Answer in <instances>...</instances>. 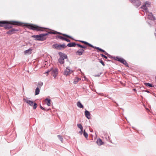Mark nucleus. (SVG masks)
<instances>
[{"mask_svg": "<svg viewBox=\"0 0 156 156\" xmlns=\"http://www.w3.org/2000/svg\"><path fill=\"white\" fill-rule=\"evenodd\" d=\"M49 34H61L64 37H66L68 38H69L71 39H72V37L71 36L68 35L66 34H62V33H61L60 32H58L57 31H49L47 32V33L45 34H41V35L42 37V38L44 39V41L46 40L47 37H46L45 36L48 35Z\"/></svg>", "mask_w": 156, "mask_h": 156, "instance_id": "nucleus-1", "label": "nucleus"}, {"mask_svg": "<svg viewBox=\"0 0 156 156\" xmlns=\"http://www.w3.org/2000/svg\"><path fill=\"white\" fill-rule=\"evenodd\" d=\"M24 26L28 27L31 30L37 31H44L46 29V28L44 27H42L28 23H26Z\"/></svg>", "mask_w": 156, "mask_h": 156, "instance_id": "nucleus-2", "label": "nucleus"}, {"mask_svg": "<svg viewBox=\"0 0 156 156\" xmlns=\"http://www.w3.org/2000/svg\"><path fill=\"white\" fill-rule=\"evenodd\" d=\"M23 23L21 22L15 21H8V23L5 24L4 26L5 29H9L12 28V26L11 25H17L18 26H21L22 25Z\"/></svg>", "mask_w": 156, "mask_h": 156, "instance_id": "nucleus-3", "label": "nucleus"}, {"mask_svg": "<svg viewBox=\"0 0 156 156\" xmlns=\"http://www.w3.org/2000/svg\"><path fill=\"white\" fill-rule=\"evenodd\" d=\"M58 54L59 55L60 57L58 59V61L60 64H63L65 62L64 59L67 58V56L65 54L61 52H59Z\"/></svg>", "mask_w": 156, "mask_h": 156, "instance_id": "nucleus-4", "label": "nucleus"}, {"mask_svg": "<svg viewBox=\"0 0 156 156\" xmlns=\"http://www.w3.org/2000/svg\"><path fill=\"white\" fill-rule=\"evenodd\" d=\"M52 47L57 50H63L66 47L65 44H55L52 45Z\"/></svg>", "mask_w": 156, "mask_h": 156, "instance_id": "nucleus-5", "label": "nucleus"}, {"mask_svg": "<svg viewBox=\"0 0 156 156\" xmlns=\"http://www.w3.org/2000/svg\"><path fill=\"white\" fill-rule=\"evenodd\" d=\"M24 101L31 106L33 105V108L34 109H36L37 108V104L36 103H34L33 101H32L29 100L27 98H24Z\"/></svg>", "mask_w": 156, "mask_h": 156, "instance_id": "nucleus-6", "label": "nucleus"}, {"mask_svg": "<svg viewBox=\"0 0 156 156\" xmlns=\"http://www.w3.org/2000/svg\"><path fill=\"white\" fill-rule=\"evenodd\" d=\"M114 59L121 63H122L123 64L125 65L126 66L128 67V65L126 61L123 58H119L118 56L116 57H114Z\"/></svg>", "mask_w": 156, "mask_h": 156, "instance_id": "nucleus-7", "label": "nucleus"}, {"mask_svg": "<svg viewBox=\"0 0 156 156\" xmlns=\"http://www.w3.org/2000/svg\"><path fill=\"white\" fill-rule=\"evenodd\" d=\"M129 1L136 8H138L141 5V2L139 0H129Z\"/></svg>", "mask_w": 156, "mask_h": 156, "instance_id": "nucleus-8", "label": "nucleus"}, {"mask_svg": "<svg viewBox=\"0 0 156 156\" xmlns=\"http://www.w3.org/2000/svg\"><path fill=\"white\" fill-rule=\"evenodd\" d=\"M50 70H51V73L52 75H53V76L54 78H55L57 76L58 74V69L57 68H55L54 69H53L51 68L50 69Z\"/></svg>", "mask_w": 156, "mask_h": 156, "instance_id": "nucleus-9", "label": "nucleus"}, {"mask_svg": "<svg viewBox=\"0 0 156 156\" xmlns=\"http://www.w3.org/2000/svg\"><path fill=\"white\" fill-rule=\"evenodd\" d=\"M31 37L35 38V41H44V39L42 37L41 34L39 35H32Z\"/></svg>", "mask_w": 156, "mask_h": 156, "instance_id": "nucleus-10", "label": "nucleus"}, {"mask_svg": "<svg viewBox=\"0 0 156 156\" xmlns=\"http://www.w3.org/2000/svg\"><path fill=\"white\" fill-rule=\"evenodd\" d=\"M150 5V3L148 2H145L144 4L141 7V8L145 11H147V7H148Z\"/></svg>", "mask_w": 156, "mask_h": 156, "instance_id": "nucleus-11", "label": "nucleus"}, {"mask_svg": "<svg viewBox=\"0 0 156 156\" xmlns=\"http://www.w3.org/2000/svg\"><path fill=\"white\" fill-rule=\"evenodd\" d=\"M19 30V29H16L14 28H12L7 32H6V34H8L11 35L15 33L16 32L18 31Z\"/></svg>", "mask_w": 156, "mask_h": 156, "instance_id": "nucleus-12", "label": "nucleus"}, {"mask_svg": "<svg viewBox=\"0 0 156 156\" xmlns=\"http://www.w3.org/2000/svg\"><path fill=\"white\" fill-rule=\"evenodd\" d=\"M92 48H94V49H97L98 50H99V51H101V52H103L104 53V54L105 55H106L108 56L109 57L110 55H109V54H108L104 50L102 49L101 48H100L99 47H95V46H93V47H92Z\"/></svg>", "mask_w": 156, "mask_h": 156, "instance_id": "nucleus-13", "label": "nucleus"}, {"mask_svg": "<svg viewBox=\"0 0 156 156\" xmlns=\"http://www.w3.org/2000/svg\"><path fill=\"white\" fill-rule=\"evenodd\" d=\"M71 71L69 67H67L65 70L63 74L67 76L71 73Z\"/></svg>", "mask_w": 156, "mask_h": 156, "instance_id": "nucleus-14", "label": "nucleus"}, {"mask_svg": "<svg viewBox=\"0 0 156 156\" xmlns=\"http://www.w3.org/2000/svg\"><path fill=\"white\" fill-rule=\"evenodd\" d=\"M84 52V49L82 48H80L76 52V55H78L79 56H80L82 55L83 53Z\"/></svg>", "mask_w": 156, "mask_h": 156, "instance_id": "nucleus-15", "label": "nucleus"}, {"mask_svg": "<svg viewBox=\"0 0 156 156\" xmlns=\"http://www.w3.org/2000/svg\"><path fill=\"white\" fill-rule=\"evenodd\" d=\"M148 16L149 19L151 20L154 21L156 20L155 18L153 16L152 12L149 13Z\"/></svg>", "mask_w": 156, "mask_h": 156, "instance_id": "nucleus-16", "label": "nucleus"}, {"mask_svg": "<svg viewBox=\"0 0 156 156\" xmlns=\"http://www.w3.org/2000/svg\"><path fill=\"white\" fill-rule=\"evenodd\" d=\"M8 23V21L6 20L0 21V27H4L5 24Z\"/></svg>", "mask_w": 156, "mask_h": 156, "instance_id": "nucleus-17", "label": "nucleus"}, {"mask_svg": "<svg viewBox=\"0 0 156 156\" xmlns=\"http://www.w3.org/2000/svg\"><path fill=\"white\" fill-rule=\"evenodd\" d=\"M79 41L83 43V44H85L86 45H88V46H89L90 47H91L92 48L93 47V45H92L91 44L89 43L88 42H87L86 41H80V40Z\"/></svg>", "mask_w": 156, "mask_h": 156, "instance_id": "nucleus-18", "label": "nucleus"}, {"mask_svg": "<svg viewBox=\"0 0 156 156\" xmlns=\"http://www.w3.org/2000/svg\"><path fill=\"white\" fill-rule=\"evenodd\" d=\"M77 44H76L75 42H71L69 44H68L67 46L69 47H75L76 45H77Z\"/></svg>", "mask_w": 156, "mask_h": 156, "instance_id": "nucleus-19", "label": "nucleus"}, {"mask_svg": "<svg viewBox=\"0 0 156 156\" xmlns=\"http://www.w3.org/2000/svg\"><path fill=\"white\" fill-rule=\"evenodd\" d=\"M85 115L86 116V117L88 119H90V113L88 111L86 110V111L85 112Z\"/></svg>", "mask_w": 156, "mask_h": 156, "instance_id": "nucleus-20", "label": "nucleus"}, {"mask_svg": "<svg viewBox=\"0 0 156 156\" xmlns=\"http://www.w3.org/2000/svg\"><path fill=\"white\" fill-rule=\"evenodd\" d=\"M32 51V49L31 48H29V49L24 51V53L25 54H29L31 53Z\"/></svg>", "mask_w": 156, "mask_h": 156, "instance_id": "nucleus-21", "label": "nucleus"}, {"mask_svg": "<svg viewBox=\"0 0 156 156\" xmlns=\"http://www.w3.org/2000/svg\"><path fill=\"white\" fill-rule=\"evenodd\" d=\"M51 100L50 99L46 98L45 100V101L47 102V105L48 106H49L51 105Z\"/></svg>", "mask_w": 156, "mask_h": 156, "instance_id": "nucleus-22", "label": "nucleus"}, {"mask_svg": "<svg viewBox=\"0 0 156 156\" xmlns=\"http://www.w3.org/2000/svg\"><path fill=\"white\" fill-rule=\"evenodd\" d=\"M40 88L39 87H37L35 89V95H38L40 93Z\"/></svg>", "mask_w": 156, "mask_h": 156, "instance_id": "nucleus-23", "label": "nucleus"}, {"mask_svg": "<svg viewBox=\"0 0 156 156\" xmlns=\"http://www.w3.org/2000/svg\"><path fill=\"white\" fill-rule=\"evenodd\" d=\"M77 105L78 107L80 108H83V105L80 101L77 102Z\"/></svg>", "mask_w": 156, "mask_h": 156, "instance_id": "nucleus-24", "label": "nucleus"}, {"mask_svg": "<svg viewBox=\"0 0 156 156\" xmlns=\"http://www.w3.org/2000/svg\"><path fill=\"white\" fill-rule=\"evenodd\" d=\"M97 143L99 145H101L103 144V142L102 141L101 139H98L97 141Z\"/></svg>", "mask_w": 156, "mask_h": 156, "instance_id": "nucleus-25", "label": "nucleus"}, {"mask_svg": "<svg viewBox=\"0 0 156 156\" xmlns=\"http://www.w3.org/2000/svg\"><path fill=\"white\" fill-rule=\"evenodd\" d=\"M77 47L83 49L86 48L87 47L85 46L82 45L80 44H77Z\"/></svg>", "mask_w": 156, "mask_h": 156, "instance_id": "nucleus-26", "label": "nucleus"}, {"mask_svg": "<svg viewBox=\"0 0 156 156\" xmlns=\"http://www.w3.org/2000/svg\"><path fill=\"white\" fill-rule=\"evenodd\" d=\"M43 82L41 81H39L38 83L37 86L38 87H39L40 88L41 87L43 86Z\"/></svg>", "mask_w": 156, "mask_h": 156, "instance_id": "nucleus-27", "label": "nucleus"}, {"mask_svg": "<svg viewBox=\"0 0 156 156\" xmlns=\"http://www.w3.org/2000/svg\"><path fill=\"white\" fill-rule=\"evenodd\" d=\"M56 38H59L60 39L62 40H64L65 39V37H63L62 36H60V35H57L56 36Z\"/></svg>", "mask_w": 156, "mask_h": 156, "instance_id": "nucleus-28", "label": "nucleus"}, {"mask_svg": "<svg viewBox=\"0 0 156 156\" xmlns=\"http://www.w3.org/2000/svg\"><path fill=\"white\" fill-rule=\"evenodd\" d=\"M57 137L59 138V139L61 141V142L62 143H63V138L62 137V136H61L60 135H58L57 136Z\"/></svg>", "mask_w": 156, "mask_h": 156, "instance_id": "nucleus-29", "label": "nucleus"}, {"mask_svg": "<svg viewBox=\"0 0 156 156\" xmlns=\"http://www.w3.org/2000/svg\"><path fill=\"white\" fill-rule=\"evenodd\" d=\"M144 84L146 86H148L149 87H153L152 84L149 83H144Z\"/></svg>", "mask_w": 156, "mask_h": 156, "instance_id": "nucleus-30", "label": "nucleus"}, {"mask_svg": "<svg viewBox=\"0 0 156 156\" xmlns=\"http://www.w3.org/2000/svg\"><path fill=\"white\" fill-rule=\"evenodd\" d=\"M83 136H84V137L86 138H87V137H88V134L86 132H85V130H84V131H83Z\"/></svg>", "mask_w": 156, "mask_h": 156, "instance_id": "nucleus-31", "label": "nucleus"}, {"mask_svg": "<svg viewBox=\"0 0 156 156\" xmlns=\"http://www.w3.org/2000/svg\"><path fill=\"white\" fill-rule=\"evenodd\" d=\"M77 126L78 128L81 129H83V127L82 125L80 124H77Z\"/></svg>", "mask_w": 156, "mask_h": 156, "instance_id": "nucleus-32", "label": "nucleus"}, {"mask_svg": "<svg viewBox=\"0 0 156 156\" xmlns=\"http://www.w3.org/2000/svg\"><path fill=\"white\" fill-rule=\"evenodd\" d=\"M80 80V79H78L77 80H76V79L75 80H74L73 83L75 84H76L79 81V80Z\"/></svg>", "mask_w": 156, "mask_h": 156, "instance_id": "nucleus-33", "label": "nucleus"}, {"mask_svg": "<svg viewBox=\"0 0 156 156\" xmlns=\"http://www.w3.org/2000/svg\"><path fill=\"white\" fill-rule=\"evenodd\" d=\"M99 62L102 64V65L103 66H105V64L104 62L101 60V59H99Z\"/></svg>", "mask_w": 156, "mask_h": 156, "instance_id": "nucleus-34", "label": "nucleus"}, {"mask_svg": "<svg viewBox=\"0 0 156 156\" xmlns=\"http://www.w3.org/2000/svg\"><path fill=\"white\" fill-rule=\"evenodd\" d=\"M102 73V72H101L99 73L98 74L95 75L94 76L95 77H99L100 75Z\"/></svg>", "mask_w": 156, "mask_h": 156, "instance_id": "nucleus-35", "label": "nucleus"}, {"mask_svg": "<svg viewBox=\"0 0 156 156\" xmlns=\"http://www.w3.org/2000/svg\"><path fill=\"white\" fill-rule=\"evenodd\" d=\"M100 55L101 56V57H104L106 59H107V57L103 54H100Z\"/></svg>", "mask_w": 156, "mask_h": 156, "instance_id": "nucleus-36", "label": "nucleus"}, {"mask_svg": "<svg viewBox=\"0 0 156 156\" xmlns=\"http://www.w3.org/2000/svg\"><path fill=\"white\" fill-rule=\"evenodd\" d=\"M64 41H65L68 42H70V40L68 39H67L66 38H65Z\"/></svg>", "mask_w": 156, "mask_h": 156, "instance_id": "nucleus-37", "label": "nucleus"}, {"mask_svg": "<svg viewBox=\"0 0 156 156\" xmlns=\"http://www.w3.org/2000/svg\"><path fill=\"white\" fill-rule=\"evenodd\" d=\"M83 129H81V130L79 132V133H80L81 135L82 134L83 132Z\"/></svg>", "mask_w": 156, "mask_h": 156, "instance_id": "nucleus-38", "label": "nucleus"}, {"mask_svg": "<svg viewBox=\"0 0 156 156\" xmlns=\"http://www.w3.org/2000/svg\"><path fill=\"white\" fill-rule=\"evenodd\" d=\"M51 70L50 69L48 70V71L45 73H46L48 74V73L49 72H51Z\"/></svg>", "mask_w": 156, "mask_h": 156, "instance_id": "nucleus-39", "label": "nucleus"}, {"mask_svg": "<svg viewBox=\"0 0 156 156\" xmlns=\"http://www.w3.org/2000/svg\"><path fill=\"white\" fill-rule=\"evenodd\" d=\"M40 108L44 110H45V108H44L43 107H42L41 106Z\"/></svg>", "mask_w": 156, "mask_h": 156, "instance_id": "nucleus-40", "label": "nucleus"}, {"mask_svg": "<svg viewBox=\"0 0 156 156\" xmlns=\"http://www.w3.org/2000/svg\"><path fill=\"white\" fill-rule=\"evenodd\" d=\"M144 91H145V92H147L148 93H150V92L148 90H144Z\"/></svg>", "mask_w": 156, "mask_h": 156, "instance_id": "nucleus-41", "label": "nucleus"}]
</instances>
